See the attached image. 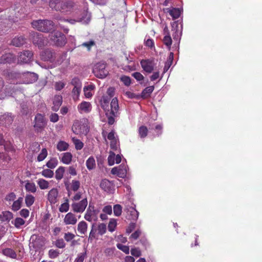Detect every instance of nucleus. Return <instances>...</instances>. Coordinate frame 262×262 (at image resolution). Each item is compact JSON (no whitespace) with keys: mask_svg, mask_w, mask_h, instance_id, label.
Masks as SVG:
<instances>
[{"mask_svg":"<svg viewBox=\"0 0 262 262\" xmlns=\"http://www.w3.org/2000/svg\"><path fill=\"white\" fill-rule=\"evenodd\" d=\"M33 42L34 44L40 48L47 45L48 43V41L43 37V35L38 33H34Z\"/></svg>","mask_w":262,"mask_h":262,"instance_id":"nucleus-12","label":"nucleus"},{"mask_svg":"<svg viewBox=\"0 0 262 262\" xmlns=\"http://www.w3.org/2000/svg\"><path fill=\"white\" fill-rule=\"evenodd\" d=\"M100 188L107 193H113L115 190V185L107 179L102 180L100 184Z\"/></svg>","mask_w":262,"mask_h":262,"instance_id":"nucleus-11","label":"nucleus"},{"mask_svg":"<svg viewBox=\"0 0 262 262\" xmlns=\"http://www.w3.org/2000/svg\"><path fill=\"white\" fill-rule=\"evenodd\" d=\"M121 81L124 83V84L126 86L130 85L131 83V79L129 76H122L120 78Z\"/></svg>","mask_w":262,"mask_h":262,"instance_id":"nucleus-60","label":"nucleus"},{"mask_svg":"<svg viewBox=\"0 0 262 262\" xmlns=\"http://www.w3.org/2000/svg\"><path fill=\"white\" fill-rule=\"evenodd\" d=\"M111 98L107 96L103 95L100 100L101 107L106 111L109 112L108 106Z\"/></svg>","mask_w":262,"mask_h":262,"instance_id":"nucleus-28","label":"nucleus"},{"mask_svg":"<svg viewBox=\"0 0 262 262\" xmlns=\"http://www.w3.org/2000/svg\"><path fill=\"white\" fill-rule=\"evenodd\" d=\"M88 206V200L86 198L82 199L78 202L73 203L71 205L72 210L76 213H82Z\"/></svg>","mask_w":262,"mask_h":262,"instance_id":"nucleus-9","label":"nucleus"},{"mask_svg":"<svg viewBox=\"0 0 262 262\" xmlns=\"http://www.w3.org/2000/svg\"><path fill=\"white\" fill-rule=\"evenodd\" d=\"M118 167L119 168V177L122 178H124L127 173V166L123 164L120 165Z\"/></svg>","mask_w":262,"mask_h":262,"instance_id":"nucleus-47","label":"nucleus"},{"mask_svg":"<svg viewBox=\"0 0 262 262\" xmlns=\"http://www.w3.org/2000/svg\"><path fill=\"white\" fill-rule=\"evenodd\" d=\"M97 230L98 234L100 235H102L106 233V226L104 223H99L98 225Z\"/></svg>","mask_w":262,"mask_h":262,"instance_id":"nucleus-43","label":"nucleus"},{"mask_svg":"<svg viewBox=\"0 0 262 262\" xmlns=\"http://www.w3.org/2000/svg\"><path fill=\"white\" fill-rule=\"evenodd\" d=\"M119 110L118 100L116 97L112 99L111 102V112L110 114L114 116H116Z\"/></svg>","mask_w":262,"mask_h":262,"instance_id":"nucleus-24","label":"nucleus"},{"mask_svg":"<svg viewBox=\"0 0 262 262\" xmlns=\"http://www.w3.org/2000/svg\"><path fill=\"white\" fill-rule=\"evenodd\" d=\"M55 18L57 20H60L61 21H68L71 24H74L76 22H80L82 24H87L90 21V17L89 15L85 12H83L82 16L80 17L77 18L75 19H66L62 17L59 15H57L55 17Z\"/></svg>","mask_w":262,"mask_h":262,"instance_id":"nucleus-7","label":"nucleus"},{"mask_svg":"<svg viewBox=\"0 0 262 262\" xmlns=\"http://www.w3.org/2000/svg\"><path fill=\"white\" fill-rule=\"evenodd\" d=\"M49 6L52 9L59 11L64 14H71L76 10V5L72 1L60 2L59 0H50Z\"/></svg>","mask_w":262,"mask_h":262,"instance_id":"nucleus-1","label":"nucleus"},{"mask_svg":"<svg viewBox=\"0 0 262 262\" xmlns=\"http://www.w3.org/2000/svg\"><path fill=\"white\" fill-rule=\"evenodd\" d=\"M23 202V198L19 197L16 201H14L12 205V209L14 211L18 210L21 206Z\"/></svg>","mask_w":262,"mask_h":262,"instance_id":"nucleus-36","label":"nucleus"},{"mask_svg":"<svg viewBox=\"0 0 262 262\" xmlns=\"http://www.w3.org/2000/svg\"><path fill=\"white\" fill-rule=\"evenodd\" d=\"M58 160L56 158H51L46 163V166L50 169H54L58 165Z\"/></svg>","mask_w":262,"mask_h":262,"instance_id":"nucleus-39","label":"nucleus"},{"mask_svg":"<svg viewBox=\"0 0 262 262\" xmlns=\"http://www.w3.org/2000/svg\"><path fill=\"white\" fill-rule=\"evenodd\" d=\"M66 190L70 195L72 191L76 192L80 187V182L78 180H73L71 183L64 182Z\"/></svg>","mask_w":262,"mask_h":262,"instance_id":"nucleus-10","label":"nucleus"},{"mask_svg":"<svg viewBox=\"0 0 262 262\" xmlns=\"http://www.w3.org/2000/svg\"><path fill=\"white\" fill-rule=\"evenodd\" d=\"M50 40L52 44L58 47L64 46L66 43L65 35L59 31H54L49 35Z\"/></svg>","mask_w":262,"mask_h":262,"instance_id":"nucleus-5","label":"nucleus"},{"mask_svg":"<svg viewBox=\"0 0 262 262\" xmlns=\"http://www.w3.org/2000/svg\"><path fill=\"white\" fill-rule=\"evenodd\" d=\"M25 189L27 191L35 193L36 191V187L33 182H27L25 184Z\"/></svg>","mask_w":262,"mask_h":262,"instance_id":"nucleus-40","label":"nucleus"},{"mask_svg":"<svg viewBox=\"0 0 262 262\" xmlns=\"http://www.w3.org/2000/svg\"><path fill=\"white\" fill-rule=\"evenodd\" d=\"M69 200L66 199L65 202L61 204L59 210L61 212H67L69 210Z\"/></svg>","mask_w":262,"mask_h":262,"instance_id":"nucleus-45","label":"nucleus"},{"mask_svg":"<svg viewBox=\"0 0 262 262\" xmlns=\"http://www.w3.org/2000/svg\"><path fill=\"white\" fill-rule=\"evenodd\" d=\"M115 154L113 152H110V155L107 158L108 165L110 166L113 165L115 163Z\"/></svg>","mask_w":262,"mask_h":262,"instance_id":"nucleus-61","label":"nucleus"},{"mask_svg":"<svg viewBox=\"0 0 262 262\" xmlns=\"http://www.w3.org/2000/svg\"><path fill=\"white\" fill-rule=\"evenodd\" d=\"M117 247L126 254H128L129 253V248L127 246L123 245L121 244H118L117 245Z\"/></svg>","mask_w":262,"mask_h":262,"instance_id":"nucleus-59","label":"nucleus"},{"mask_svg":"<svg viewBox=\"0 0 262 262\" xmlns=\"http://www.w3.org/2000/svg\"><path fill=\"white\" fill-rule=\"evenodd\" d=\"M25 43V39L23 36L14 37L11 41V44L15 47H20Z\"/></svg>","mask_w":262,"mask_h":262,"instance_id":"nucleus-30","label":"nucleus"},{"mask_svg":"<svg viewBox=\"0 0 262 262\" xmlns=\"http://www.w3.org/2000/svg\"><path fill=\"white\" fill-rule=\"evenodd\" d=\"M35 201L34 197L31 194H27L25 197V203L28 207L31 206Z\"/></svg>","mask_w":262,"mask_h":262,"instance_id":"nucleus-48","label":"nucleus"},{"mask_svg":"<svg viewBox=\"0 0 262 262\" xmlns=\"http://www.w3.org/2000/svg\"><path fill=\"white\" fill-rule=\"evenodd\" d=\"M93 73L97 78L103 79L108 74V72L106 69V64L104 62H100L96 63L93 69Z\"/></svg>","mask_w":262,"mask_h":262,"instance_id":"nucleus-6","label":"nucleus"},{"mask_svg":"<svg viewBox=\"0 0 262 262\" xmlns=\"http://www.w3.org/2000/svg\"><path fill=\"white\" fill-rule=\"evenodd\" d=\"M92 105L90 102L82 101L77 106L78 110L80 114L89 113L92 110Z\"/></svg>","mask_w":262,"mask_h":262,"instance_id":"nucleus-18","label":"nucleus"},{"mask_svg":"<svg viewBox=\"0 0 262 262\" xmlns=\"http://www.w3.org/2000/svg\"><path fill=\"white\" fill-rule=\"evenodd\" d=\"M141 65L143 70L147 73H150L154 69V63L149 60H142L141 61Z\"/></svg>","mask_w":262,"mask_h":262,"instance_id":"nucleus-19","label":"nucleus"},{"mask_svg":"<svg viewBox=\"0 0 262 262\" xmlns=\"http://www.w3.org/2000/svg\"><path fill=\"white\" fill-rule=\"evenodd\" d=\"M59 252L57 250L50 249L49 251V256L50 258L54 259L58 256Z\"/></svg>","mask_w":262,"mask_h":262,"instance_id":"nucleus-58","label":"nucleus"},{"mask_svg":"<svg viewBox=\"0 0 262 262\" xmlns=\"http://www.w3.org/2000/svg\"><path fill=\"white\" fill-rule=\"evenodd\" d=\"M11 223L14 225L15 227L18 229L25 224V221L20 217H16L14 220L12 221Z\"/></svg>","mask_w":262,"mask_h":262,"instance_id":"nucleus-38","label":"nucleus"},{"mask_svg":"<svg viewBox=\"0 0 262 262\" xmlns=\"http://www.w3.org/2000/svg\"><path fill=\"white\" fill-rule=\"evenodd\" d=\"M75 237V235L71 233V232H67L64 234V239L67 242H69L73 239Z\"/></svg>","mask_w":262,"mask_h":262,"instance_id":"nucleus-62","label":"nucleus"},{"mask_svg":"<svg viewBox=\"0 0 262 262\" xmlns=\"http://www.w3.org/2000/svg\"><path fill=\"white\" fill-rule=\"evenodd\" d=\"M64 171L65 168L63 166H60L56 170L55 178L57 180L59 181L62 179Z\"/></svg>","mask_w":262,"mask_h":262,"instance_id":"nucleus-35","label":"nucleus"},{"mask_svg":"<svg viewBox=\"0 0 262 262\" xmlns=\"http://www.w3.org/2000/svg\"><path fill=\"white\" fill-rule=\"evenodd\" d=\"M86 257V252L85 251L83 253H80L77 255L74 262H83Z\"/></svg>","mask_w":262,"mask_h":262,"instance_id":"nucleus-54","label":"nucleus"},{"mask_svg":"<svg viewBox=\"0 0 262 262\" xmlns=\"http://www.w3.org/2000/svg\"><path fill=\"white\" fill-rule=\"evenodd\" d=\"M73 156L71 152H67L61 154V161L64 164H70L72 161Z\"/></svg>","mask_w":262,"mask_h":262,"instance_id":"nucleus-27","label":"nucleus"},{"mask_svg":"<svg viewBox=\"0 0 262 262\" xmlns=\"http://www.w3.org/2000/svg\"><path fill=\"white\" fill-rule=\"evenodd\" d=\"M97 231V229L95 228V224H93L92 225L91 230L89 234V240H91L92 241L94 238L96 237V234Z\"/></svg>","mask_w":262,"mask_h":262,"instance_id":"nucleus-56","label":"nucleus"},{"mask_svg":"<svg viewBox=\"0 0 262 262\" xmlns=\"http://www.w3.org/2000/svg\"><path fill=\"white\" fill-rule=\"evenodd\" d=\"M10 143L6 141L3 138V136L0 134V146L5 150H8L9 149Z\"/></svg>","mask_w":262,"mask_h":262,"instance_id":"nucleus-42","label":"nucleus"},{"mask_svg":"<svg viewBox=\"0 0 262 262\" xmlns=\"http://www.w3.org/2000/svg\"><path fill=\"white\" fill-rule=\"evenodd\" d=\"M131 254L135 257H139L141 255V251L139 248H132L130 251Z\"/></svg>","mask_w":262,"mask_h":262,"instance_id":"nucleus-63","label":"nucleus"},{"mask_svg":"<svg viewBox=\"0 0 262 262\" xmlns=\"http://www.w3.org/2000/svg\"><path fill=\"white\" fill-rule=\"evenodd\" d=\"M62 102V97L61 96H55L53 100V106L52 110L54 111H57Z\"/></svg>","mask_w":262,"mask_h":262,"instance_id":"nucleus-26","label":"nucleus"},{"mask_svg":"<svg viewBox=\"0 0 262 262\" xmlns=\"http://www.w3.org/2000/svg\"><path fill=\"white\" fill-rule=\"evenodd\" d=\"M46 125L47 121L45 117L40 114H37L34 119V127L35 129L39 132L44 128Z\"/></svg>","mask_w":262,"mask_h":262,"instance_id":"nucleus-8","label":"nucleus"},{"mask_svg":"<svg viewBox=\"0 0 262 262\" xmlns=\"http://www.w3.org/2000/svg\"><path fill=\"white\" fill-rule=\"evenodd\" d=\"M172 37L174 41L179 43L182 33V27L181 26V29H179L178 25L177 24L174 27V25L172 26Z\"/></svg>","mask_w":262,"mask_h":262,"instance_id":"nucleus-20","label":"nucleus"},{"mask_svg":"<svg viewBox=\"0 0 262 262\" xmlns=\"http://www.w3.org/2000/svg\"><path fill=\"white\" fill-rule=\"evenodd\" d=\"M132 76L138 81L144 79V76L139 72H135L132 74Z\"/></svg>","mask_w":262,"mask_h":262,"instance_id":"nucleus-64","label":"nucleus"},{"mask_svg":"<svg viewBox=\"0 0 262 262\" xmlns=\"http://www.w3.org/2000/svg\"><path fill=\"white\" fill-rule=\"evenodd\" d=\"M1 252L7 257L13 259H16L17 258V254L14 250L11 248H4L1 250Z\"/></svg>","mask_w":262,"mask_h":262,"instance_id":"nucleus-25","label":"nucleus"},{"mask_svg":"<svg viewBox=\"0 0 262 262\" xmlns=\"http://www.w3.org/2000/svg\"><path fill=\"white\" fill-rule=\"evenodd\" d=\"M69 145L68 143L63 141H60L57 144V149L60 151L67 150L69 148Z\"/></svg>","mask_w":262,"mask_h":262,"instance_id":"nucleus-37","label":"nucleus"},{"mask_svg":"<svg viewBox=\"0 0 262 262\" xmlns=\"http://www.w3.org/2000/svg\"><path fill=\"white\" fill-rule=\"evenodd\" d=\"M168 12L174 19L178 18L180 16L181 12L178 8H173L169 10Z\"/></svg>","mask_w":262,"mask_h":262,"instance_id":"nucleus-44","label":"nucleus"},{"mask_svg":"<svg viewBox=\"0 0 262 262\" xmlns=\"http://www.w3.org/2000/svg\"><path fill=\"white\" fill-rule=\"evenodd\" d=\"M1 124L7 126L11 124L13 121V118L10 114H5L2 115L0 118Z\"/></svg>","mask_w":262,"mask_h":262,"instance_id":"nucleus-22","label":"nucleus"},{"mask_svg":"<svg viewBox=\"0 0 262 262\" xmlns=\"http://www.w3.org/2000/svg\"><path fill=\"white\" fill-rule=\"evenodd\" d=\"M148 129L145 126H141L139 128V134L141 138H145L147 135Z\"/></svg>","mask_w":262,"mask_h":262,"instance_id":"nucleus-52","label":"nucleus"},{"mask_svg":"<svg viewBox=\"0 0 262 262\" xmlns=\"http://www.w3.org/2000/svg\"><path fill=\"white\" fill-rule=\"evenodd\" d=\"M32 25L39 31L48 32L53 29L54 24L51 20L45 19L34 20L32 23Z\"/></svg>","mask_w":262,"mask_h":262,"instance_id":"nucleus-2","label":"nucleus"},{"mask_svg":"<svg viewBox=\"0 0 262 262\" xmlns=\"http://www.w3.org/2000/svg\"><path fill=\"white\" fill-rule=\"evenodd\" d=\"M72 141L73 143H74V145L75 146V148L77 150H80L83 147V143L79 139L73 138Z\"/></svg>","mask_w":262,"mask_h":262,"instance_id":"nucleus-51","label":"nucleus"},{"mask_svg":"<svg viewBox=\"0 0 262 262\" xmlns=\"http://www.w3.org/2000/svg\"><path fill=\"white\" fill-rule=\"evenodd\" d=\"M33 53L30 51H24L19 54L18 61L23 63H27L30 62L32 58Z\"/></svg>","mask_w":262,"mask_h":262,"instance_id":"nucleus-15","label":"nucleus"},{"mask_svg":"<svg viewBox=\"0 0 262 262\" xmlns=\"http://www.w3.org/2000/svg\"><path fill=\"white\" fill-rule=\"evenodd\" d=\"M95 45V42L94 40H90L88 42H83L81 44V46L85 47L88 51H90L91 48Z\"/></svg>","mask_w":262,"mask_h":262,"instance_id":"nucleus-57","label":"nucleus"},{"mask_svg":"<svg viewBox=\"0 0 262 262\" xmlns=\"http://www.w3.org/2000/svg\"><path fill=\"white\" fill-rule=\"evenodd\" d=\"M86 166L89 170H92L96 167V162L93 157L91 156L86 161Z\"/></svg>","mask_w":262,"mask_h":262,"instance_id":"nucleus-34","label":"nucleus"},{"mask_svg":"<svg viewBox=\"0 0 262 262\" xmlns=\"http://www.w3.org/2000/svg\"><path fill=\"white\" fill-rule=\"evenodd\" d=\"M37 184L40 189H47L49 188V182L43 179H38Z\"/></svg>","mask_w":262,"mask_h":262,"instance_id":"nucleus-33","label":"nucleus"},{"mask_svg":"<svg viewBox=\"0 0 262 262\" xmlns=\"http://www.w3.org/2000/svg\"><path fill=\"white\" fill-rule=\"evenodd\" d=\"M13 61V55L11 54H5L0 58V63H11Z\"/></svg>","mask_w":262,"mask_h":262,"instance_id":"nucleus-32","label":"nucleus"},{"mask_svg":"<svg viewBox=\"0 0 262 262\" xmlns=\"http://www.w3.org/2000/svg\"><path fill=\"white\" fill-rule=\"evenodd\" d=\"M100 210L96 208L94 204L90 203L84 215V219L89 222H96L98 220Z\"/></svg>","mask_w":262,"mask_h":262,"instance_id":"nucleus-4","label":"nucleus"},{"mask_svg":"<svg viewBox=\"0 0 262 262\" xmlns=\"http://www.w3.org/2000/svg\"><path fill=\"white\" fill-rule=\"evenodd\" d=\"M83 127V125L79 121L75 120L73 124L72 130L73 132L76 135L84 134Z\"/></svg>","mask_w":262,"mask_h":262,"instance_id":"nucleus-21","label":"nucleus"},{"mask_svg":"<svg viewBox=\"0 0 262 262\" xmlns=\"http://www.w3.org/2000/svg\"><path fill=\"white\" fill-rule=\"evenodd\" d=\"M54 245L56 247L60 249L64 248L66 247V243L62 238L57 239L55 242Z\"/></svg>","mask_w":262,"mask_h":262,"instance_id":"nucleus-55","label":"nucleus"},{"mask_svg":"<svg viewBox=\"0 0 262 262\" xmlns=\"http://www.w3.org/2000/svg\"><path fill=\"white\" fill-rule=\"evenodd\" d=\"M48 152L46 148H42L40 153L37 157V161L39 162L43 161L47 157Z\"/></svg>","mask_w":262,"mask_h":262,"instance_id":"nucleus-53","label":"nucleus"},{"mask_svg":"<svg viewBox=\"0 0 262 262\" xmlns=\"http://www.w3.org/2000/svg\"><path fill=\"white\" fill-rule=\"evenodd\" d=\"M7 76L9 79H18L21 78L22 76L25 77L27 79L24 81L25 83H32L36 81L38 79V76L37 74L34 73L28 72L24 74H21L13 71L8 72Z\"/></svg>","mask_w":262,"mask_h":262,"instance_id":"nucleus-3","label":"nucleus"},{"mask_svg":"<svg viewBox=\"0 0 262 262\" xmlns=\"http://www.w3.org/2000/svg\"><path fill=\"white\" fill-rule=\"evenodd\" d=\"M41 174L46 178H52L53 177L54 173L53 170L49 168L43 169L41 172Z\"/></svg>","mask_w":262,"mask_h":262,"instance_id":"nucleus-46","label":"nucleus"},{"mask_svg":"<svg viewBox=\"0 0 262 262\" xmlns=\"http://www.w3.org/2000/svg\"><path fill=\"white\" fill-rule=\"evenodd\" d=\"M58 196V190L57 188H54L49 191L47 195V199L50 204H55L57 202Z\"/></svg>","mask_w":262,"mask_h":262,"instance_id":"nucleus-17","label":"nucleus"},{"mask_svg":"<svg viewBox=\"0 0 262 262\" xmlns=\"http://www.w3.org/2000/svg\"><path fill=\"white\" fill-rule=\"evenodd\" d=\"M41 56L43 60L52 62L54 60L55 54L50 50H46L42 53Z\"/></svg>","mask_w":262,"mask_h":262,"instance_id":"nucleus-23","label":"nucleus"},{"mask_svg":"<svg viewBox=\"0 0 262 262\" xmlns=\"http://www.w3.org/2000/svg\"><path fill=\"white\" fill-rule=\"evenodd\" d=\"M163 35L164 37L162 39V41L163 43L166 46L168 50H170L171 49L172 40L170 36L168 27L167 26H165L163 29Z\"/></svg>","mask_w":262,"mask_h":262,"instance_id":"nucleus-14","label":"nucleus"},{"mask_svg":"<svg viewBox=\"0 0 262 262\" xmlns=\"http://www.w3.org/2000/svg\"><path fill=\"white\" fill-rule=\"evenodd\" d=\"M116 226H117L116 220L114 219H111L110 220V222H109L108 225V230L111 232L114 231Z\"/></svg>","mask_w":262,"mask_h":262,"instance_id":"nucleus-50","label":"nucleus"},{"mask_svg":"<svg viewBox=\"0 0 262 262\" xmlns=\"http://www.w3.org/2000/svg\"><path fill=\"white\" fill-rule=\"evenodd\" d=\"M154 90V86H150L146 88L142 92V97L146 98L150 96Z\"/></svg>","mask_w":262,"mask_h":262,"instance_id":"nucleus-41","label":"nucleus"},{"mask_svg":"<svg viewBox=\"0 0 262 262\" xmlns=\"http://www.w3.org/2000/svg\"><path fill=\"white\" fill-rule=\"evenodd\" d=\"M125 210L127 213V218L128 220L136 221L139 216V212L135 209L134 206H126Z\"/></svg>","mask_w":262,"mask_h":262,"instance_id":"nucleus-13","label":"nucleus"},{"mask_svg":"<svg viewBox=\"0 0 262 262\" xmlns=\"http://www.w3.org/2000/svg\"><path fill=\"white\" fill-rule=\"evenodd\" d=\"M78 221L76 215L72 213L69 212L66 214L63 219V223L66 225H75Z\"/></svg>","mask_w":262,"mask_h":262,"instance_id":"nucleus-16","label":"nucleus"},{"mask_svg":"<svg viewBox=\"0 0 262 262\" xmlns=\"http://www.w3.org/2000/svg\"><path fill=\"white\" fill-rule=\"evenodd\" d=\"M122 208L119 204L115 205L113 207L114 214L116 216H119L121 215Z\"/></svg>","mask_w":262,"mask_h":262,"instance_id":"nucleus-49","label":"nucleus"},{"mask_svg":"<svg viewBox=\"0 0 262 262\" xmlns=\"http://www.w3.org/2000/svg\"><path fill=\"white\" fill-rule=\"evenodd\" d=\"M13 217L12 213L8 211H4L0 215V219L3 222H9Z\"/></svg>","mask_w":262,"mask_h":262,"instance_id":"nucleus-31","label":"nucleus"},{"mask_svg":"<svg viewBox=\"0 0 262 262\" xmlns=\"http://www.w3.org/2000/svg\"><path fill=\"white\" fill-rule=\"evenodd\" d=\"M88 230V224L84 221H80L77 225V230L81 234H85Z\"/></svg>","mask_w":262,"mask_h":262,"instance_id":"nucleus-29","label":"nucleus"}]
</instances>
